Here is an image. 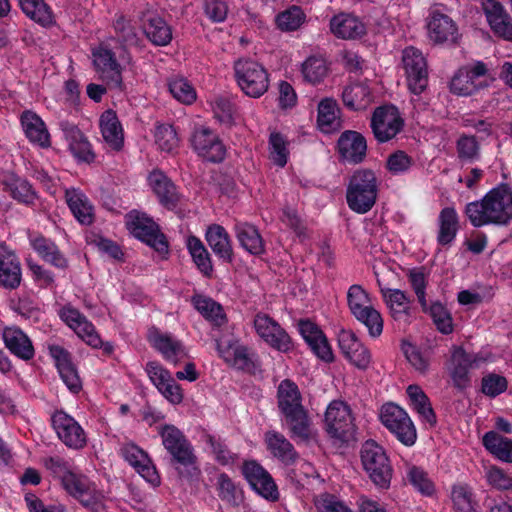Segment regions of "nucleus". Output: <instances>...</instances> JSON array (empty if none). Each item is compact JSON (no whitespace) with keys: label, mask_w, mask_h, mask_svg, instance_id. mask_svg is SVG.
Segmentation results:
<instances>
[{"label":"nucleus","mask_w":512,"mask_h":512,"mask_svg":"<svg viewBox=\"0 0 512 512\" xmlns=\"http://www.w3.org/2000/svg\"><path fill=\"white\" fill-rule=\"evenodd\" d=\"M464 212L473 227L506 226L512 221V188L500 183L481 200L466 204Z\"/></svg>","instance_id":"obj_1"},{"label":"nucleus","mask_w":512,"mask_h":512,"mask_svg":"<svg viewBox=\"0 0 512 512\" xmlns=\"http://www.w3.org/2000/svg\"><path fill=\"white\" fill-rule=\"evenodd\" d=\"M164 448L170 455V464L181 479L193 481L200 476L194 448L183 432L174 425L159 427Z\"/></svg>","instance_id":"obj_2"},{"label":"nucleus","mask_w":512,"mask_h":512,"mask_svg":"<svg viewBox=\"0 0 512 512\" xmlns=\"http://www.w3.org/2000/svg\"><path fill=\"white\" fill-rule=\"evenodd\" d=\"M130 234L150 247L161 260L170 256V244L160 225L148 213L130 210Z\"/></svg>","instance_id":"obj_3"},{"label":"nucleus","mask_w":512,"mask_h":512,"mask_svg":"<svg viewBox=\"0 0 512 512\" xmlns=\"http://www.w3.org/2000/svg\"><path fill=\"white\" fill-rule=\"evenodd\" d=\"M377 198V178L370 169H359L351 176L346 200L349 208L359 214L368 212Z\"/></svg>","instance_id":"obj_4"},{"label":"nucleus","mask_w":512,"mask_h":512,"mask_svg":"<svg viewBox=\"0 0 512 512\" xmlns=\"http://www.w3.org/2000/svg\"><path fill=\"white\" fill-rule=\"evenodd\" d=\"M360 459L370 480L377 487L387 489L390 486L393 469L383 447L374 440H367L361 446Z\"/></svg>","instance_id":"obj_5"},{"label":"nucleus","mask_w":512,"mask_h":512,"mask_svg":"<svg viewBox=\"0 0 512 512\" xmlns=\"http://www.w3.org/2000/svg\"><path fill=\"white\" fill-rule=\"evenodd\" d=\"M234 71L239 87L247 96L259 98L268 90V72L257 61L239 59L234 64Z\"/></svg>","instance_id":"obj_6"},{"label":"nucleus","mask_w":512,"mask_h":512,"mask_svg":"<svg viewBox=\"0 0 512 512\" xmlns=\"http://www.w3.org/2000/svg\"><path fill=\"white\" fill-rule=\"evenodd\" d=\"M325 430L328 435L341 442H349L354 438L356 427L350 407L341 400L332 401L325 412Z\"/></svg>","instance_id":"obj_7"},{"label":"nucleus","mask_w":512,"mask_h":512,"mask_svg":"<svg viewBox=\"0 0 512 512\" xmlns=\"http://www.w3.org/2000/svg\"><path fill=\"white\" fill-rule=\"evenodd\" d=\"M380 419L383 425L405 446H412L417 439L416 428L404 409L394 403L384 404Z\"/></svg>","instance_id":"obj_8"},{"label":"nucleus","mask_w":512,"mask_h":512,"mask_svg":"<svg viewBox=\"0 0 512 512\" xmlns=\"http://www.w3.org/2000/svg\"><path fill=\"white\" fill-rule=\"evenodd\" d=\"M242 474L253 491L270 502L279 500L280 493L271 474L257 461H245Z\"/></svg>","instance_id":"obj_9"},{"label":"nucleus","mask_w":512,"mask_h":512,"mask_svg":"<svg viewBox=\"0 0 512 512\" xmlns=\"http://www.w3.org/2000/svg\"><path fill=\"white\" fill-rule=\"evenodd\" d=\"M404 121L395 106H381L375 109L370 127L379 143L393 139L403 129Z\"/></svg>","instance_id":"obj_10"},{"label":"nucleus","mask_w":512,"mask_h":512,"mask_svg":"<svg viewBox=\"0 0 512 512\" xmlns=\"http://www.w3.org/2000/svg\"><path fill=\"white\" fill-rule=\"evenodd\" d=\"M402 63L409 90L416 95L421 94L428 85L427 63L421 51L414 47L405 48Z\"/></svg>","instance_id":"obj_11"},{"label":"nucleus","mask_w":512,"mask_h":512,"mask_svg":"<svg viewBox=\"0 0 512 512\" xmlns=\"http://www.w3.org/2000/svg\"><path fill=\"white\" fill-rule=\"evenodd\" d=\"M191 144L195 152L208 162L220 163L225 158L224 144L218 135L208 127L195 128L191 136Z\"/></svg>","instance_id":"obj_12"},{"label":"nucleus","mask_w":512,"mask_h":512,"mask_svg":"<svg viewBox=\"0 0 512 512\" xmlns=\"http://www.w3.org/2000/svg\"><path fill=\"white\" fill-rule=\"evenodd\" d=\"M253 323L258 336L272 348L281 352H287L292 348L288 333L268 314H256Z\"/></svg>","instance_id":"obj_13"},{"label":"nucleus","mask_w":512,"mask_h":512,"mask_svg":"<svg viewBox=\"0 0 512 512\" xmlns=\"http://www.w3.org/2000/svg\"><path fill=\"white\" fill-rule=\"evenodd\" d=\"M482 10L493 34L512 41V17L498 0H482Z\"/></svg>","instance_id":"obj_14"},{"label":"nucleus","mask_w":512,"mask_h":512,"mask_svg":"<svg viewBox=\"0 0 512 512\" xmlns=\"http://www.w3.org/2000/svg\"><path fill=\"white\" fill-rule=\"evenodd\" d=\"M51 421L59 439L67 447L81 449L85 446V432L71 416L63 411H57L53 414Z\"/></svg>","instance_id":"obj_15"},{"label":"nucleus","mask_w":512,"mask_h":512,"mask_svg":"<svg viewBox=\"0 0 512 512\" xmlns=\"http://www.w3.org/2000/svg\"><path fill=\"white\" fill-rule=\"evenodd\" d=\"M428 34L437 44L456 43L459 37L458 27L454 20L439 8H433L428 16Z\"/></svg>","instance_id":"obj_16"},{"label":"nucleus","mask_w":512,"mask_h":512,"mask_svg":"<svg viewBox=\"0 0 512 512\" xmlns=\"http://www.w3.org/2000/svg\"><path fill=\"white\" fill-rule=\"evenodd\" d=\"M477 362V355L466 352L462 347L455 346L451 354L450 377L453 386L460 392L471 386L470 369Z\"/></svg>","instance_id":"obj_17"},{"label":"nucleus","mask_w":512,"mask_h":512,"mask_svg":"<svg viewBox=\"0 0 512 512\" xmlns=\"http://www.w3.org/2000/svg\"><path fill=\"white\" fill-rule=\"evenodd\" d=\"M337 146L342 160L347 163L359 164L366 157V139L357 131L347 130L343 132L338 139Z\"/></svg>","instance_id":"obj_18"},{"label":"nucleus","mask_w":512,"mask_h":512,"mask_svg":"<svg viewBox=\"0 0 512 512\" xmlns=\"http://www.w3.org/2000/svg\"><path fill=\"white\" fill-rule=\"evenodd\" d=\"M49 352L55 360L61 379L72 393H78L82 388V382L77 369L72 362L71 354L59 345H51Z\"/></svg>","instance_id":"obj_19"},{"label":"nucleus","mask_w":512,"mask_h":512,"mask_svg":"<svg viewBox=\"0 0 512 512\" xmlns=\"http://www.w3.org/2000/svg\"><path fill=\"white\" fill-rule=\"evenodd\" d=\"M60 317L72 328L86 343L94 348L101 346L100 336L95 331L91 322H89L77 309L64 307L60 312Z\"/></svg>","instance_id":"obj_20"},{"label":"nucleus","mask_w":512,"mask_h":512,"mask_svg":"<svg viewBox=\"0 0 512 512\" xmlns=\"http://www.w3.org/2000/svg\"><path fill=\"white\" fill-rule=\"evenodd\" d=\"M299 332L313 353L326 362L333 361V353L324 333L309 320H300Z\"/></svg>","instance_id":"obj_21"},{"label":"nucleus","mask_w":512,"mask_h":512,"mask_svg":"<svg viewBox=\"0 0 512 512\" xmlns=\"http://www.w3.org/2000/svg\"><path fill=\"white\" fill-rule=\"evenodd\" d=\"M93 65L103 80H107L116 86L122 84L121 67L115 58V54L104 46L92 50Z\"/></svg>","instance_id":"obj_22"},{"label":"nucleus","mask_w":512,"mask_h":512,"mask_svg":"<svg viewBox=\"0 0 512 512\" xmlns=\"http://www.w3.org/2000/svg\"><path fill=\"white\" fill-rule=\"evenodd\" d=\"M282 415L284 417V423L287 425L293 439L303 443H309L315 440L316 434L304 406L282 413Z\"/></svg>","instance_id":"obj_23"},{"label":"nucleus","mask_w":512,"mask_h":512,"mask_svg":"<svg viewBox=\"0 0 512 512\" xmlns=\"http://www.w3.org/2000/svg\"><path fill=\"white\" fill-rule=\"evenodd\" d=\"M21 282L20 262L14 251L0 244V286L15 289Z\"/></svg>","instance_id":"obj_24"},{"label":"nucleus","mask_w":512,"mask_h":512,"mask_svg":"<svg viewBox=\"0 0 512 512\" xmlns=\"http://www.w3.org/2000/svg\"><path fill=\"white\" fill-rule=\"evenodd\" d=\"M141 26L147 38L157 46H166L172 40L171 27L152 11L142 13Z\"/></svg>","instance_id":"obj_25"},{"label":"nucleus","mask_w":512,"mask_h":512,"mask_svg":"<svg viewBox=\"0 0 512 512\" xmlns=\"http://www.w3.org/2000/svg\"><path fill=\"white\" fill-rule=\"evenodd\" d=\"M205 240L214 254L224 263H232L234 252L230 236L226 229L218 224L208 226L205 233Z\"/></svg>","instance_id":"obj_26"},{"label":"nucleus","mask_w":512,"mask_h":512,"mask_svg":"<svg viewBox=\"0 0 512 512\" xmlns=\"http://www.w3.org/2000/svg\"><path fill=\"white\" fill-rule=\"evenodd\" d=\"M148 181L162 205L168 209H173L177 206L179 193L174 183L162 171H152Z\"/></svg>","instance_id":"obj_27"},{"label":"nucleus","mask_w":512,"mask_h":512,"mask_svg":"<svg viewBox=\"0 0 512 512\" xmlns=\"http://www.w3.org/2000/svg\"><path fill=\"white\" fill-rule=\"evenodd\" d=\"M331 32L341 39H358L366 34L364 23L356 16L341 13L330 20Z\"/></svg>","instance_id":"obj_28"},{"label":"nucleus","mask_w":512,"mask_h":512,"mask_svg":"<svg viewBox=\"0 0 512 512\" xmlns=\"http://www.w3.org/2000/svg\"><path fill=\"white\" fill-rule=\"evenodd\" d=\"M99 125L104 141L113 150L119 151L124 146V130L116 115V112L109 109L103 112Z\"/></svg>","instance_id":"obj_29"},{"label":"nucleus","mask_w":512,"mask_h":512,"mask_svg":"<svg viewBox=\"0 0 512 512\" xmlns=\"http://www.w3.org/2000/svg\"><path fill=\"white\" fill-rule=\"evenodd\" d=\"M61 128L73 155L81 161L92 162L95 155L91 151L90 143L78 127L68 122H62Z\"/></svg>","instance_id":"obj_30"},{"label":"nucleus","mask_w":512,"mask_h":512,"mask_svg":"<svg viewBox=\"0 0 512 512\" xmlns=\"http://www.w3.org/2000/svg\"><path fill=\"white\" fill-rule=\"evenodd\" d=\"M130 466L135 469L139 477L153 486L160 483V477L148 454L138 446L130 443Z\"/></svg>","instance_id":"obj_31"},{"label":"nucleus","mask_w":512,"mask_h":512,"mask_svg":"<svg viewBox=\"0 0 512 512\" xmlns=\"http://www.w3.org/2000/svg\"><path fill=\"white\" fill-rule=\"evenodd\" d=\"M236 238L240 246L252 255H261L265 252V245L258 229L249 223H237L234 227Z\"/></svg>","instance_id":"obj_32"},{"label":"nucleus","mask_w":512,"mask_h":512,"mask_svg":"<svg viewBox=\"0 0 512 512\" xmlns=\"http://www.w3.org/2000/svg\"><path fill=\"white\" fill-rule=\"evenodd\" d=\"M265 442L271 454L285 464H292L298 458V454L293 445L279 432H266Z\"/></svg>","instance_id":"obj_33"},{"label":"nucleus","mask_w":512,"mask_h":512,"mask_svg":"<svg viewBox=\"0 0 512 512\" xmlns=\"http://www.w3.org/2000/svg\"><path fill=\"white\" fill-rule=\"evenodd\" d=\"M21 124L27 138L41 147L50 145V136L42 119L32 111L21 115Z\"/></svg>","instance_id":"obj_34"},{"label":"nucleus","mask_w":512,"mask_h":512,"mask_svg":"<svg viewBox=\"0 0 512 512\" xmlns=\"http://www.w3.org/2000/svg\"><path fill=\"white\" fill-rule=\"evenodd\" d=\"M3 339L6 347L11 353L23 360H30L34 356V348L27 337L18 328H6L3 332Z\"/></svg>","instance_id":"obj_35"},{"label":"nucleus","mask_w":512,"mask_h":512,"mask_svg":"<svg viewBox=\"0 0 512 512\" xmlns=\"http://www.w3.org/2000/svg\"><path fill=\"white\" fill-rule=\"evenodd\" d=\"M186 245L198 270L205 277L211 278L214 271L212 259L203 242L198 237L192 235L187 238Z\"/></svg>","instance_id":"obj_36"},{"label":"nucleus","mask_w":512,"mask_h":512,"mask_svg":"<svg viewBox=\"0 0 512 512\" xmlns=\"http://www.w3.org/2000/svg\"><path fill=\"white\" fill-rule=\"evenodd\" d=\"M194 308L208 321L216 326L226 322V315L222 306L210 297L194 295L191 299Z\"/></svg>","instance_id":"obj_37"},{"label":"nucleus","mask_w":512,"mask_h":512,"mask_svg":"<svg viewBox=\"0 0 512 512\" xmlns=\"http://www.w3.org/2000/svg\"><path fill=\"white\" fill-rule=\"evenodd\" d=\"M439 232L437 241L440 245H449L458 232V215L453 207H445L441 210L439 217Z\"/></svg>","instance_id":"obj_38"},{"label":"nucleus","mask_w":512,"mask_h":512,"mask_svg":"<svg viewBox=\"0 0 512 512\" xmlns=\"http://www.w3.org/2000/svg\"><path fill=\"white\" fill-rule=\"evenodd\" d=\"M383 297L390 308L391 316L396 321L407 322L411 300L399 289H382Z\"/></svg>","instance_id":"obj_39"},{"label":"nucleus","mask_w":512,"mask_h":512,"mask_svg":"<svg viewBox=\"0 0 512 512\" xmlns=\"http://www.w3.org/2000/svg\"><path fill=\"white\" fill-rule=\"evenodd\" d=\"M301 394L298 386L289 379L281 381L277 390L278 408L282 413L302 407Z\"/></svg>","instance_id":"obj_40"},{"label":"nucleus","mask_w":512,"mask_h":512,"mask_svg":"<svg viewBox=\"0 0 512 512\" xmlns=\"http://www.w3.org/2000/svg\"><path fill=\"white\" fill-rule=\"evenodd\" d=\"M344 105L353 111L365 109L371 102L369 87L363 83H356L344 88L342 92Z\"/></svg>","instance_id":"obj_41"},{"label":"nucleus","mask_w":512,"mask_h":512,"mask_svg":"<svg viewBox=\"0 0 512 512\" xmlns=\"http://www.w3.org/2000/svg\"><path fill=\"white\" fill-rule=\"evenodd\" d=\"M3 184L11 196L19 202L26 205L33 204L36 199V193L26 179H22L15 174H9L5 177Z\"/></svg>","instance_id":"obj_42"},{"label":"nucleus","mask_w":512,"mask_h":512,"mask_svg":"<svg viewBox=\"0 0 512 512\" xmlns=\"http://www.w3.org/2000/svg\"><path fill=\"white\" fill-rule=\"evenodd\" d=\"M31 245L46 262H49L53 266L61 269H65L68 266L67 259L63 256L55 243L49 239L39 236L31 240Z\"/></svg>","instance_id":"obj_43"},{"label":"nucleus","mask_w":512,"mask_h":512,"mask_svg":"<svg viewBox=\"0 0 512 512\" xmlns=\"http://www.w3.org/2000/svg\"><path fill=\"white\" fill-rule=\"evenodd\" d=\"M406 392L417 413L430 425H435L436 415L424 391L418 385H409Z\"/></svg>","instance_id":"obj_44"},{"label":"nucleus","mask_w":512,"mask_h":512,"mask_svg":"<svg viewBox=\"0 0 512 512\" xmlns=\"http://www.w3.org/2000/svg\"><path fill=\"white\" fill-rule=\"evenodd\" d=\"M484 447L498 459L512 463V440L489 431L483 436Z\"/></svg>","instance_id":"obj_45"},{"label":"nucleus","mask_w":512,"mask_h":512,"mask_svg":"<svg viewBox=\"0 0 512 512\" xmlns=\"http://www.w3.org/2000/svg\"><path fill=\"white\" fill-rule=\"evenodd\" d=\"M23 13L40 24L47 27L53 24V14L44 0H18Z\"/></svg>","instance_id":"obj_46"},{"label":"nucleus","mask_w":512,"mask_h":512,"mask_svg":"<svg viewBox=\"0 0 512 512\" xmlns=\"http://www.w3.org/2000/svg\"><path fill=\"white\" fill-rule=\"evenodd\" d=\"M152 342L165 359L174 364L185 355L182 344L168 335L157 334L153 337Z\"/></svg>","instance_id":"obj_47"},{"label":"nucleus","mask_w":512,"mask_h":512,"mask_svg":"<svg viewBox=\"0 0 512 512\" xmlns=\"http://www.w3.org/2000/svg\"><path fill=\"white\" fill-rule=\"evenodd\" d=\"M66 200L71 212L81 224L89 225L93 222L92 207L84 195L67 191Z\"/></svg>","instance_id":"obj_48"},{"label":"nucleus","mask_w":512,"mask_h":512,"mask_svg":"<svg viewBox=\"0 0 512 512\" xmlns=\"http://www.w3.org/2000/svg\"><path fill=\"white\" fill-rule=\"evenodd\" d=\"M339 108L335 100L323 99L318 105L317 122L323 131H329L338 125Z\"/></svg>","instance_id":"obj_49"},{"label":"nucleus","mask_w":512,"mask_h":512,"mask_svg":"<svg viewBox=\"0 0 512 512\" xmlns=\"http://www.w3.org/2000/svg\"><path fill=\"white\" fill-rule=\"evenodd\" d=\"M167 86L171 95L183 104H192L196 100V92L189 81L183 77H171Z\"/></svg>","instance_id":"obj_50"},{"label":"nucleus","mask_w":512,"mask_h":512,"mask_svg":"<svg viewBox=\"0 0 512 512\" xmlns=\"http://www.w3.org/2000/svg\"><path fill=\"white\" fill-rule=\"evenodd\" d=\"M326 61L320 56H310L302 64L304 79L312 84L321 82L327 75Z\"/></svg>","instance_id":"obj_51"},{"label":"nucleus","mask_w":512,"mask_h":512,"mask_svg":"<svg viewBox=\"0 0 512 512\" xmlns=\"http://www.w3.org/2000/svg\"><path fill=\"white\" fill-rule=\"evenodd\" d=\"M306 15L299 6H291L285 11L279 13L276 23L281 31H295L304 23Z\"/></svg>","instance_id":"obj_52"},{"label":"nucleus","mask_w":512,"mask_h":512,"mask_svg":"<svg viewBox=\"0 0 512 512\" xmlns=\"http://www.w3.org/2000/svg\"><path fill=\"white\" fill-rule=\"evenodd\" d=\"M480 85L472 79L464 67L460 68L451 80V92L460 96H469L477 92Z\"/></svg>","instance_id":"obj_53"},{"label":"nucleus","mask_w":512,"mask_h":512,"mask_svg":"<svg viewBox=\"0 0 512 512\" xmlns=\"http://www.w3.org/2000/svg\"><path fill=\"white\" fill-rule=\"evenodd\" d=\"M289 151L287 149V141L279 132H273L269 137V157L271 161L279 166L284 167L287 164Z\"/></svg>","instance_id":"obj_54"},{"label":"nucleus","mask_w":512,"mask_h":512,"mask_svg":"<svg viewBox=\"0 0 512 512\" xmlns=\"http://www.w3.org/2000/svg\"><path fill=\"white\" fill-rule=\"evenodd\" d=\"M368 329L371 337H378L383 331V320L380 313L372 306L352 314Z\"/></svg>","instance_id":"obj_55"},{"label":"nucleus","mask_w":512,"mask_h":512,"mask_svg":"<svg viewBox=\"0 0 512 512\" xmlns=\"http://www.w3.org/2000/svg\"><path fill=\"white\" fill-rule=\"evenodd\" d=\"M201 438L202 441L209 446L215 460L218 463L221 465H227L232 462V453L221 439V437L204 432Z\"/></svg>","instance_id":"obj_56"},{"label":"nucleus","mask_w":512,"mask_h":512,"mask_svg":"<svg viewBox=\"0 0 512 512\" xmlns=\"http://www.w3.org/2000/svg\"><path fill=\"white\" fill-rule=\"evenodd\" d=\"M155 142L160 150L172 153L179 145V139L174 127L167 124L157 126Z\"/></svg>","instance_id":"obj_57"},{"label":"nucleus","mask_w":512,"mask_h":512,"mask_svg":"<svg viewBox=\"0 0 512 512\" xmlns=\"http://www.w3.org/2000/svg\"><path fill=\"white\" fill-rule=\"evenodd\" d=\"M407 479L410 484L423 495L430 496L433 494L434 484L422 468L409 466L407 470Z\"/></svg>","instance_id":"obj_58"},{"label":"nucleus","mask_w":512,"mask_h":512,"mask_svg":"<svg viewBox=\"0 0 512 512\" xmlns=\"http://www.w3.org/2000/svg\"><path fill=\"white\" fill-rule=\"evenodd\" d=\"M407 275H408L409 283H410L411 287L413 288V290L415 291V294L418 298V301H419L423 311H426L427 301H426L425 290H426L427 281H426V276L424 273V268L419 267V268L410 269L408 271Z\"/></svg>","instance_id":"obj_59"},{"label":"nucleus","mask_w":512,"mask_h":512,"mask_svg":"<svg viewBox=\"0 0 512 512\" xmlns=\"http://www.w3.org/2000/svg\"><path fill=\"white\" fill-rule=\"evenodd\" d=\"M480 146L474 136L462 135L457 141V153L461 160L474 162L480 156Z\"/></svg>","instance_id":"obj_60"},{"label":"nucleus","mask_w":512,"mask_h":512,"mask_svg":"<svg viewBox=\"0 0 512 512\" xmlns=\"http://www.w3.org/2000/svg\"><path fill=\"white\" fill-rule=\"evenodd\" d=\"M433 318L438 330L444 334L452 332L451 317L446 308L439 302L427 305L426 311Z\"/></svg>","instance_id":"obj_61"},{"label":"nucleus","mask_w":512,"mask_h":512,"mask_svg":"<svg viewBox=\"0 0 512 512\" xmlns=\"http://www.w3.org/2000/svg\"><path fill=\"white\" fill-rule=\"evenodd\" d=\"M347 302L352 314L371 306L368 293L361 285L357 284L350 286L347 293Z\"/></svg>","instance_id":"obj_62"},{"label":"nucleus","mask_w":512,"mask_h":512,"mask_svg":"<svg viewBox=\"0 0 512 512\" xmlns=\"http://www.w3.org/2000/svg\"><path fill=\"white\" fill-rule=\"evenodd\" d=\"M507 380L498 374H488L482 378V392L489 397H496L507 389Z\"/></svg>","instance_id":"obj_63"},{"label":"nucleus","mask_w":512,"mask_h":512,"mask_svg":"<svg viewBox=\"0 0 512 512\" xmlns=\"http://www.w3.org/2000/svg\"><path fill=\"white\" fill-rule=\"evenodd\" d=\"M454 507L460 512H472V493L466 486H454L451 493Z\"/></svg>","instance_id":"obj_64"}]
</instances>
